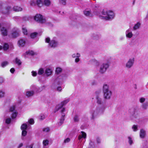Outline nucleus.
<instances>
[{
  "instance_id": "f3484780",
  "label": "nucleus",
  "mask_w": 148,
  "mask_h": 148,
  "mask_svg": "<svg viewBox=\"0 0 148 148\" xmlns=\"http://www.w3.org/2000/svg\"><path fill=\"white\" fill-rule=\"evenodd\" d=\"M86 134L85 132L81 131L80 132V134L78 136V139L79 140H80L82 138L85 139L86 138Z\"/></svg>"
},
{
  "instance_id": "f03ea898",
  "label": "nucleus",
  "mask_w": 148,
  "mask_h": 148,
  "mask_svg": "<svg viewBox=\"0 0 148 148\" xmlns=\"http://www.w3.org/2000/svg\"><path fill=\"white\" fill-rule=\"evenodd\" d=\"M102 14L103 16H101V18L106 20H109L113 18L114 14L113 12L109 10H103Z\"/></svg>"
},
{
  "instance_id": "c9c22d12",
  "label": "nucleus",
  "mask_w": 148,
  "mask_h": 148,
  "mask_svg": "<svg viewBox=\"0 0 148 148\" xmlns=\"http://www.w3.org/2000/svg\"><path fill=\"white\" fill-rule=\"evenodd\" d=\"M3 49L4 51L7 50L9 48V45L7 43H5L3 46Z\"/></svg>"
},
{
  "instance_id": "0eeeda50",
  "label": "nucleus",
  "mask_w": 148,
  "mask_h": 148,
  "mask_svg": "<svg viewBox=\"0 0 148 148\" xmlns=\"http://www.w3.org/2000/svg\"><path fill=\"white\" fill-rule=\"evenodd\" d=\"M65 111V109L64 108H63L60 110V113L61 114V117L60 119V121L58 123V125L60 126L64 122V117L65 116L66 114L64 113Z\"/></svg>"
},
{
  "instance_id": "39448f33",
  "label": "nucleus",
  "mask_w": 148,
  "mask_h": 148,
  "mask_svg": "<svg viewBox=\"0 0 148 148\" xmlns=\"http://www.w3.org/2000/svg\"><path fill=\"white\" fill-rule=\"evenodd\" d=\"M109 66L108 63L105 62L101 64L99 66V72L101 74L104 73L106 71Z\"/></svg>"
},
{
  "instance_id": "49530a36",
  "label": "nucleus",
  "mask_w": 148,
  "mask_h": 148,
  "mask_svg": "<svg viewBox=\"0 0 148 148\" xmlns=\"http://www.w3.org/2000/svg\"><path fill=\"white\" fill-rule=\"evenodd\" d=\"M17 113L16 111L14 112L12 114V118H15L17 116Z\"/></svg>"
},
{
  "instance_id": "6e6552de",
  "label": "nucleus",
  "mask_w": 148,
  "mask_h": 148,
  "mask_svg": "<svg viewBox=\"0 0 148 148\" xmlns=\"http://www.w3.org/2000/svg\"><path fill=\"white\" fill-rule=\"evenodd\" d=\"M90 114V117L92 119H94L99 114H100L97 108L95 110H91Z\"/></svg>"
},
{
  "instance_id": "1a4fd4ad",
  "label": "nucleus",
  "mask_w": 148,
  "mask_h": 148,
  "mask_svg": "<svg viewBox=\"0 0 148 148\" xmlns=\"http://www.w3.org/2000/svg\"><path fill=\"white\" fill-rule=\"evenodd\" d=\"M35 92L34 90L32 89V86L30 87V90H28L25 92V95L27 97H32L34 94Z\"/></svg>"
},
{
  "instance_id": "473e14b6",
  "label": "nucleus",
  "mask_w": 148,
  "mask_h": 148,
  "mask_svg": "<svg viewBox=\"0 0 148 148\" xmlns=\"http://www.w3.org/2000/svg\"><path fill=\"white\" fill-rule=\"evenodd\" d=\"M84 14L86 16H91V14L90 11L89 10H85L84 11Z\"/></svg>"
},
{
  "instance_id": "a878e982",
  "label": "nucleus",
  "mask_w": 148,
  "mask_h": 148,
  "mask_svg": "<svg viewBox=\"0 0 148 148\" xmlns=\"http://www.w3.org/2000/svg\"><path fill=\"white\" fill-rule=\"evenodd\" d=\"M141 25V24L140 22H137L136 24H135L133 27V29L134 30H136L139 29Z\"/></svg>"
},
{
  "instance_id": "e433bc0d",
  "label": "nucleus",
  "mask_w": 148,
  "mask_h": 148,
  "mask_svg": "<svg viewBox=\"0 0 148 148\" xmlns=\"http://www.w3.org/2000/svg\"><path fill=\"white\" fill-rule=\"evenodd\" d=\"M37 33L36 32H34L30 34V37L32 38H34L36 37Z\"/></svg>"
},
{
  "instance_id": "ea45409f",
  "label": "nucleus",
  "mask_w": 148,
  "mask_h": 148,
  "mask_svg": "<svg viewBox=\"0 0 148 148\" xmlns=\"http://www.w3.org/2000/svg\"><path fill=\"white\" fill-rule=\"evenodd\" d=\"M132 129L133 130V131H137L138 130L137 125H133L132 127Z\"/></svg>"
},
{
  "instance_id": "4c0bfd02",
  "label": "nucleus",
  "mask_w": 148,
  "mask_h": 148,
  "mask_svg": "<svg viewBox=\"0 0 148 148\" xmlns=\"http://www.w3.org/2000/svg\"><path fill=\"white\" fill-rule=\"evenodd\" d=\"M26 53L27 54H29L31 56L34 55L35 54V53L32 50L26 51Z\"/></svg>"
},
{
  "instance_id": "5fc2aeb1",
  "label": "nucleus",
  "mask_w": 148,
  "mask_h": 148,
  "mask_svg": "<svg viewBox=\"0 0 148 148\" xmlns=\"http://www.w3.org/2000/svg\"><path fill=\"white\" fill-rule=\"evenodd\" d=\"M50 129L49 127H47L45 128H44L43 129V131L44 132H47L49 131Z\"/></svg>"
},
{
  "instance_id": "c756f323",
  "label": "nucleus",
  "mask_w": 148,
  "mask_h": 148,
  "mask_svg": "<svg viewBox=\"0 0 148 148\" xmlns=\"http://www.w3.org/2000/svg\"><path fill=\"white\" fill-rule=\"evenodd\" d=\"M79 116L77 114H76L75 115H74L73 118L74 121L75 123H77L79 122Z\"/></svg>"
},
{
  "instance_id": "bf43d9fd",
  "label": "nucleus",
  "mask_w": 148,
  "mask_h": 148,
  "mask_svg": "<svg viewBox=\"0 0 148 148\" xmlns=\"http://www.w3.org/2000/svg\"><path fill=\"white\" fill-rule=\"evenodd\" d=\"M79 57H77L76 58H75V62L77 63L80 60V59L79 58Z\"/></svg>"
},
{
  "instance_id": "052dcab7",
  "label": "nucleus",
  "mask_w": 148,
  "mask_h": 148,
  "mask_svg": "<svg viewBox=\"0 0 148 148\" xmlns=\"http://www.w3.org/2000/svg\"><path fill=\"white\" fill-rule=\"evenodd\" d=\"M10 71L11 73H13L15 71L14 69L13 68H12L10 69Z\"/></svg>"
},
{
  "instance_id": "0e129e2a",
  "label": "nucleus",
  "mask_w": 148,
  "mask_h": 148,
  "mask_svg": "<svg viewBox=\"0 0 148 148\" xmlns=\"http://www.w3.org/2000/svg\"><path fill=\"white\" fill-rule=\"evenodd\" d=\"M134 111V112L133 113V114H134V112H135V110H134V108H131V109H130V112H131V111Z\"/></svg>"
},
{
  "instance_id": "2eb2a0df",
  "label": "nucleus",
  "mask_w": 148,
  "mask_h": 148,
  "mask_svg": "<svg viewBox=\"0 0 148 148\" xmlns=\"http://www.w3.org/2000/svg\"><path fill=\"white\" fill-rule=\"evenodd\" d=\"M146 135V131L143 129H141L140 131L139 136L142 139H144Z\"/></svg>"
},
{
  "instance_id": "f704fd0d",
  "label": "nucleus",
  "mask_w": 148,
  "mask_h": 148,
  "mask_svg": "<svg viewBox=\"0 0 148 148\" xmlns=\"http://www.w3.org/2000/svg\"><path fill=\"white\" fill-rule=\"evenodd\" d=\"M44 73V69L42 68H40L38 71V74L39 75H41L42 74Z\"/></svg>"
},
{
  "instance_id": "4d7b16f0",
  "label": "nucleus",
  "mask_w": 148,
  "mask_h": 148,
  "mask_svg": "<svg viewBox=\"0 0 148 148\" xmlns=\"http://www.w3.org/2000/svg\"><path fill=\"white\" fill-rule=\"evenodd\" d=\"M66 0H60V2L62 4L64 5L66 2Z\"/></svg>"
},
{
  "instance_id": "393cba45",
  "label": "nucleus",
  "mask_w": 148,
  "mask_h": 148,
  "mask_svg": "<svg viewBox=\"0 0 148 148\" xmlns=\"http://www.w3.org/2000/svg\"><path fill=\"white\" fill-rule=\"evenodd\" d=\"M10 10V6H8L6 8H4L3 9V13L5 14H8Z\"/></svg>"
},
{
  "instance_id": "20e7f679",
  "label": "nucleus",
  "mask_w": 148,
  "mask_h": 148,
  "mask_svg": "<svg viewBox=\"0 0 148 148\" xmlns=\"http://www.w3.org/2000/svg\"><path fill=\"white\" fill-rule=\"evenodd\" d=\"M45 42L48 43V46L49 47L55 48L58 46V43L55 39L50 40L49 38L47 37L45 39Z\"/></svg>"
},
{
  "instance_id": "13d9d810",
  "label": "nucleus",
  "mask_w": 148,
  "mask_h": 148,
  "mask_svg": "<svg viewBox=\"0 0 148 148\" xmlns=\"http://www.w3.org/2000/svg\"><path fill=\"white\" fill-rule=\"evenodd\" d=\"M70 141V139L69 138H67L64 140V143H67Z\"/></svg>"
},
{
  "instance_id": "ddd939ff",
  "label": "nucleus",
  "mask_w": 148,
  "mask_h": 148,
  "mask_svg": "<svg viewBox=\"0 0 148 148\" xmlns=\"http://www.w3.org/2000/svg\"><path fill=\"white\" fill-rule=\"evenodd\" d=\"M125 34L127 38H130L133 36V33L130 29H127L126 31Z\"/></svg>"
},
{
  "instance_id": "79ce46f5",
  "label": "nucleus",
  "mask_w": 148,
  "mask_h": 148,
  "mask_svg": "<svg viewBox=\"0 0 148 148\" xmlns=\"http://www.w3.org/2000/svg\"><path fill=\"white\" fill-rule=\"evenodd\" d=\"M72 56L73 58H76L77 57H80V55L79 53H77L73 54Z\"/></svg>"
},
{
  "instance_id": "4be33fe9",
  "label": "nucleus",
  "mask_w": 148,
  "mask_h": 148,
  "mask_svg": "<svg viewBox=\"0 0 148 148\" xmlns=\"http://www.w3.org/2000/svg\"><path fill=\"white\" fill-rule=\"evenodd\" d=\"M51 3V1L50 0H44L43 1V5L47 7L49 6Z\"/></svg>"
},
{
  "instance_id": "c85d7f7f",
  "label": "nucleus",
  "mask_w": 148,
  "mask_h": 148,
  "mask_svg": "<svg viewBox=\"0 0 148 148\" xmlns=\"http://www.w3.org/2000/svg\"><path fill=\"white\" fill-rule=\"evenodd\" d=\"M62 71V69L60 67H57L56 69L55 72L57 75H58L61 73Z\"/></svg>"
},
{
  "instance_id": "2f4dec72",
  "label": "nucleus",
  "mask_w": 148,
  "mask_h": 148,
  "mask_svg": "<svg viewBox=\"0 0 148 148\" xmlns=\"http://www.w3.org/2000/svg\"><path fill=\"white\" fill-rule=\"evenodd\" d=\"M49 141L48 140L46 139L43 140L42 142L43 147L45 148L46 146L49 145Z\"/></svg>"
},
{
  "instance_id": "c03bdc74",
  "label": "nucleus",
  "mask_w": 148,
  "mask_h": 148,
  "mask_svg": "<svg viewBox=\"0 0 148 148\" xmlns=\"http://www.w3.org/2000/svg\"><path fill=\"white\" fill-rule=\"evenodd\" d=\"M22 31L24 34L27 35V30L26 27H23L22 28Z\"/></svg>"
},
{
  "instance_id": "774afa93",
  "label": "nucleus",
  "mask_w": 148,
  "mask_h": 148,
  "mask_svg": "<svg viewBox=\"0 0 148 148\" xmlns=\"http://www.w3.org/2000/svg\"><path fill=\"white\" fill-rule=\"evenodd\" d=\"M124 38L123 37H121L119 38V40H123V39Z\"/></svg>"
},
{
  "instance_id": "a211bd4d",
  "label": "nucleus",
  "mask_w": 148,
  "mask_h": 148,
  "mask_svg": "<svg viewBox=\"0 0 148 148\" xmlns=\"http://www.w3.org/2000/svg\"><path fill=\"white\" fill-rule=\"evenodd\" d=\"M96 99L97 103L98 105H103L102 99L101 97L99 96H97L96 97Z\"/></svg>"
},
{
  "instance_id": "6e6d98bb",
  "label": "nucleus",
  "mask_w": 148,
  "mask_h": 148,
  "mask_svg": "<svg viewBox=\"0 0 148 148\" xmlns=\"http://www.w3.org/2000/svg\"><path fill=\"white\" fill-rule=\"evenodd\" d=\"M56 90L57 91L59 92H60L62 90V88L60 86L58 87L57 88Z\"/></svg>"
},
{
  "instance_id": "69168bd1",
  "label": "nucleus",
  "mask_w": 148,
  "mask_h": 148,
  "mask_svg": "<svg viewBox=\"0 0 148 148\" xmlns=\"http://www.w3.org/2000/svg\"><path fill=\"white\" fill-rule=\"evenodd\" d=\"M97 143H99L101 142V140L99 138H97Z\"/></svg>"
},
{
  "instance_id": "9d476101",
  "label": "nucleus",
  "mask_w": 148,
  "mask_h": 148,
  "mask_svg": "<svg viewBox=\"0 0 148 148\" xmlns=\"http://www.w3.org/2000/svg\"><path fill=\"white\" fill-rule=\"evenodd\" d=\"M69 101V99H65L64 100L62 101L61 103L59 104L56 107V108L58 110H59L63 106L66 105L67 103Z\"/></svg>"
},
{
  "instance_id": "603ef678",
  "label": "nucleus",
  "mask_w": 148,
  "mask_h": 148,
  "mask_svg": "<svg viewBox=\"0 0 148 148\" xmlns=\"http://www.w3.org/2000/svg\"><path fill=\"white\" fill-rule=\"evenodd\" d=\"M27 133V132L26 130H23L22 133V135L23 136H25L26 135Z\"/></svg>"
},
{
  "instance_id": "a19ab883",
  "label": "nucleus",
  "mask_w": 148,
  "mask_h": 148,
  "mask_svg": "<svg viewBox=\"0 0 148 148\" xmlns=\"http://www.w3.org/2000/svg\"><path fill=\"white\" fill-rule=\"evenodd\" d=\"M8 64V62L7 61H4L2 62L1 64V66L2 67H4L7 65Z\"/></svg>"
},
{
  "instance_id": "8fccbe9b",
  "label": "nucleus",
  "mask_w": 148,
  "mask_h": 148,
  "mask_svg": "<svg viewBox=\"0 0 148 148\" xmlns=\"http://www.w3.org/2000/svg\"><path fill=\"white\" fill-rule=\"evenodd\" d=\"M15 106H13L11 107H10V112H13L15 111Z\"/></svg>"
},
{
  "instance_id": "412c9836",
  "label": "nucleus",
  "mask_w": 148,
  "mask_h": 148,
  "mask_svg": "<svg viewBox=\"0 0 148 148\" xmlns=\"http://www.w3.org/2000/svg\"><path fill=\"white\" fill-rule=\"evenodd\" d=\"M19 33L17 30L13 31L11 33V36L13 38H16L18 36Z\"/></svg>"
},
{
  "instance_id": "338daca9",
  "label": "nucleus",
  "mask_w": 148,
  "mask_h": 148,
  "mask_svg": "<svg viewBox=\"0 0 148 148\" xmlns=\"http://www.w3.org/2000/svg\"><path fill=\"white\" fill-rule=\"evenodd\" d=\"M26 148H32V145H29Z\"/></svg>"
},
{
  "instance_id": "f8f14e48",
  "label": "nucleus",
  "mask_w": 148,
  "mask_h": 148,
  "mask_svg": "<svg viewBox=\"0 0 148 148\" xmlns=\"http://www.w3.org/2000/svg\"><path fill=\"white\" fill-rule=\"evenodd\" d=\"M32 89L34 90V92L38 93L41 91L43 89V88L42 87H37L35 85L32 86Z\"/></svg>"
},
{
  "instance_id": "b1692460",
  "label": "nucleus",
  "mask_w": 148,
  "mask_h": 148,
  "mask_svg": "<svg viewBox=\"0 0 148 148\" xmlns=\"http://www.w3.org/2000/svg\"><path fill=\"white\" fill-rule=\"evenodd\" d=\"M13 10L16 12L21 11L22 10V8L18 6H14L13 8Z\"/></svg>"
},
{
  "instance_id": "de8ad7c7",
  "label": "nucleus",
  "mask_w": 148,
  "mask_h": 148,
  "mask_svg": "<svg viewBox=\"0 0 148 148\" xmlns=\"http://www.w3.org/2000/svg\"><path fill=\"white\" fill-rule=\"evenodd\" d=\"M11 121V118H8L5 119V122L7 124H9Z\"/></svg>"
},
{
  "instance_id": "09e8293b",
  "label": "nucleus",
  "mask_w": 148,
  "mask_h": 148,
  "mask_svg": "<svg viewBox=\"0 0 148 148\" xmlns=\"http://www.w3.org/2000/svg\"><path fill=\"white\" fill-rule=\"evenodd\" d=\"M28 123V124L29 123L30 124H31V125L33 124L34 123V120L32 119H30L28 121V122H27Z\"/></svg>"
},
{
  "instance_id": "cd10ccee",
  "label": "nucleus",
  "mask_w": 148,
  "mask_h": 148,
  "mask_svg": "<svg viewBox=\"0 0 148 148\" xmlns=\"http://www.w3.org/2000/svg\"><path fill=\"white\" fill-rule=\"evenodd\" d=\"M148 107V103L146 102L142 103L141 106L142 109L143 110H146Z\"/></svg>"
},
{
  "instance_id": "a18cd8bd",
  "label": "nucleus",
  "mask_w": 148,
  "mask_h": 148,
  "mask_svg": "<svg viewBox=\"0 0 148 148\" xmlns=\"http://www.w3.org/2000/svg\"><path fill=\"white\" fill-rule=\"evenodd\" d=\"M45 118V115L43 114H41L39 116V119L40 120H42Z\"/></svg>"
},
{
  "instance_id": "6ab92c4d",
  "label": "nucleus",
  "mask_w": 148,
  "mask_h": 148,
  "mask_svg": "<svg viewBox=\"0 0 148 148\" xmlns=\"http://www.w3.org/2000/svg\"><path fill=\"white\" fill-rule=\"evenodd\" d=\"M25 40L23 39H21L19 40L18 42V45L19 47H23L25 45Z\"/></svg>"
},
{
  "instance_id": "423d86ee",
  "label": "nucleus",
  "mask_w": 148,
  "mask_h": 148,
  "mask_svg": "<svg viewBox=\"0 0 148 148\" xmlns=\"http://www.w3.org/2000/svg\"><path fill=\"white\" fill-rule=\"evenodd\" d=\"M135 61L134 57L130 58L125 64V67L128 69H131L134 65Z\"/></svg>"
},
{
  "instance_id": "4468645a",
  "label": "nucleus",
  "mask_w": 148,
  "mask_h": 148,
  "mask_svg": "<svg viewBox=\"0 0 148 148\" xmlns=\"http://www.w3.org/2000/svg\"><path fill=\"white\" fill-rule=\"evenodd\" d=\"M97 110L100 114H102L103 113L106 108L105 106L104 105H101L100 107L96 108Z\"/></svg>"
},
{
  "instance_id": "58836bf2",
  "label": "nucleus",
  "mask_w": 148,
  "mask_h": 148,
  "mask_svg": "<svg viewBox=\"0 0 148 148\" xmlns=\"http://www.w3.org/2000/svg\"><path fill=\"white\" fill-rule=\"evenodd\" d=\"M15 62L16 64H18V65H20L21 64V62L20 60L17 58H16L15 59Z\"/></svg>"
},
{
  "instance_id": "72a5a7b5",
  "label": "nucleus",
  "mask_w": 148,
  "mask_h": 148,
  "mask_svg": "<svg viewBox=\"0 0 148 148\" xmlns=\"http://www.w3.org/2000/svg\"><path fill=\"white\" fill-rule=\"evenodd\" d=\"M146 100L145 98L144 97H141L139 99V102L141 103L142 104Z\"/></svg>"
},
{
  "instance_id": "37998d69",
  "label": "nucleus",
  "mask_w": 148,
  "mask_h": 148,
  "mask_svg": "<svg viewBox=\"0 0 148 148\" xmlns=\"http://www.w3.org/2000/svg\"><path fill=\"white\" fill-rule=\"evenodd\" d=\"M128 143L130 145H131L133 143V141L132 140V138L130 136H129L128 137Z\"/></svg>"
},
{
  "instance_id": "3c124183",
  "label": "nucleus",
  "mask_w": 148,
  "mask_h": 148,
  "mask_svg": "<svg viewBox=\"0 0 148 148\" xmlns=\"http://www.w3.org/2000/svg\"><path fill=\"white\" fill-rule=\"evenodd\" d=\"M31 73L32 75L34 77L36 76L37 75V72L35 71H32Z\"/></svg>"
},
{
  "instance_id": "680f3d73",
  "label": "nucleus",
  "mask_w": 148,
  "mask_h": 148,
  "mask_svg": "<svg viewBox=\"0 0 148 148\" xmlns=\"http://www.w3.org/2000/svg\"><path fill=\"white\" fill-rule=\"evenodd\" d=\"M4 81V80L1 77H0V83H3Z\"/></svg>"
},
{
  "instance_id": "dca6fc26",
  "label": "nucleus",
  "mask_w": 148,
  "mask_h": 148,
  "mask_svg": "<svg viewBox=\"0 0 148 148\" xmlns=\"http://www.w3.org/2000/svg\"><path fill=\"white\" fill-rule=\"evenodd\" d=\"M52 73L53 71L52 69L49 68L46 69L45 72V73L47 77L51 76Z\"/></svg>"
},
{
  "instance_id": "864d4df0",
  "label": "nucleus",
  "mask_w": 148,
  "mask_h": 148,
  "mask_svg": "<svg viewBox=\"0 0 148 148\" xmlns=\"http://www.w3.org/2000/svg\"><path fill=\"white\" fill-rule=\"evenodd\" d=\"M89 145L90 147H90V148H91V147H92L94 145L93 142L91 140H90L89 143Z\"/></svg>"
},
{
  "instance_id": "e2e57ef3",
  "label": "nucleus",
  "mask_w": 148,
  "mask_h": 148,
  "mask_svg": "<svg viewBox=\"0 0 148 148\" xmlns=\"http://www.w3.org/2000/svg\"><path fill=\"white\" fill-rule=\"evenodd\" d=\"M23 146V144L22 143H21L18 146V148H20L22 147Z\"/></svg>"
},
{
  "instance_id": "7ed1b4c3",
  "label": "nucleus",
  "mask_w": 148,
  "mask_h": 148,
  "mask_svg": "<svg viewBox=\"0 0 148 148\" xmlns=\"http://www.w3.org/2000/svg\"><path fill=\"white\" fill-rule=\"evenodd\" d=\"M34 19L36 21L40 23H48L49 25H51L50 23L47 22L45 19L40 14H37L34 17Z\"/></svg>"
},
{
  "instance_id": "aec40b11",
  "label": "nucleus",
  "mask_w": 148,
  "mask_h": 148,
  "mask_svg": "<svg viewBox=\"0 0 148 148\" xmlns=\"http://www.w3.org/2000/svg\"><path fill=\"white\" fill-rule=\"evenodd\" d=\"M1 34L3 36H6L8 34L7 29L4 27H2L1 29Z\"/></svg>"
},
{
  "instance_id": "bb28decb",
  "label": "nucleus",
  "mask_w": 148,
  "mask_h": 148,
  "mask_svg": "<svg viewBox=\"0 0 148 148\" xmlns=\"http://www.w3.org/2000/svg\"><path fill=\"white\" fill-rule=\"evenodd\" d=\"M5 92L4 90H0V98L5 97Z\"/></svg>"
},
{
  "instance_id": "9b49d317",
  "label": "nucleus",
  "mask_w": 148,
  "mask_h": 148,
  "mask_svg": "<svg viewBox=\"0 0 148 148\" xmlns=\"http://www.w3.org/2000/svg\"><path fill=\"white\" fill-rule=\"evenodd\" d=\"M64 81V78L62 76H60L56 79L54 82L57 84H62Z\"/></svg>"
},
{
  "instance_id": "5701e85b",
  "label": "nucleus",
  "mask_w": 148,
  "mask_h": 148,
  "mask_svg": "<svg viewBox=\"0 0 148 148\" xmlns=\"http://www.w3.org/2000/svg\"><path fill=\"white\" fill-rule=\"evenodd\" d=\"M29 125V124H28V122L23 124L21 126V129L22 130H26Z\"/></svg>"
},
{
  "instance_id": "7c9ffc66",
  "label": "nucleus",
  "mask_w": 148,
  "mask_h": 148,
  "mask_svg": "<svg viewBox=\"0 0 148 148\" xmlns=\"http://www.w3.org/2000/svg\"><path fill=\"white\" fill-rule=\"evenodd\" d=\"M36 3L38 6L39 7H41L43 5V2L41 0H37Z\"/></svg>"
},
{
  "instance_id": "f257e3e1",
  "label": "nucleus",
  "mask_w": 148,
  "mask_h": 148,
  "mask_svg": "<svg viewBox=\"0 0 148 148\" xmlns=\"http://www.w3.org/2000/svg\"><path fill=\"white\" fill-rule=\"evenodd\" d=\"M102 90L103 98L105 100L110 99L112 93L109 89V85L106 84H104L103 86Z\"/></svg>"
}]
</instances>
